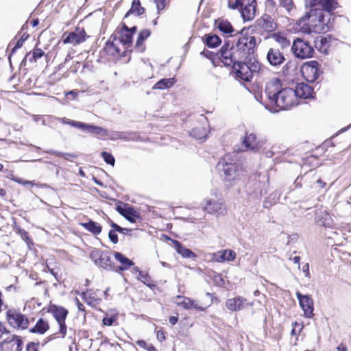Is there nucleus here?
Here are the masks:
<instances>
[{
    "label": "nucleus",
    "mask_w": 351,
    "mask_h": 351,
    "mask_svg": "<svg viewBox=\"0 0 351 351\" xmlns=\"http://www.w3.org/2000/svg\"><path fill=\"white\" fill-rule=\"evenodd\" d=\"M218 167L223 182L228 186L234 185L243 176V169L230 154L225 155L219 162Z\"/></svg>",
    "instance_id": "nucleus-2"
},
{
    "label": "nucleus",
    "mask_w": 351,
    "mask_h": 351,
    "mask_svg": "<svg viewBox=\"0 0 351 351\" xmlns=\"http://www.w3.org/2000/svg\"><path fill=\"white\" fill-rule=\"evenodd\" d=\"M174 247L178 254L184 258H195L196 254L191 250L183 246L179 241H174Z\"/></svg>",
    "instance_id": "nucleus-28"
},
{
    "label": "nucleus",
    "mask_w": 351,
    "mask_h": 351,
    "mask_svg": "<svg viewBox=\"0 0 351 351\" xmlns=\"http://www.w3.org/2000/svg\"><path fill=\"white\" fill-rule=\"evenodd\" d=\"M253 304L254 303L252 302H249L245 298L241 296L229 298L226 302V306L230 311H243L248 307L252 306Z\"/></svg>",
    "instance_id": "nucleus-10"
},
{
    "label": "nucleus",
    "mask_w": 351,
    "mask_h": 351,
    "mask_svg": "<svg viewBox=\"0 0 351 351\" xmlns=\"http://www.w3.org/2000/svg\"><path fill=\"white\" fill-rule=\"evenodd\" d=\"M90 127V124H86L85 123L80 122V121H77V124L75 126V128H77L82 130L86 131L88 133Z\"/></svg>",
    "instance_id": "nucleus-50"
},
{
    "label": "nucleus",
    "mask_w": 351,
    "mask_h": 351,
    "mask_svg": "<svg viewBox=\"0 0 351 351\" xmlns=\"http://www.w3.org/2000/svg\"><path fill=\"white\" fill-rule=\"evenodd\" d=\"M243 143L247 149L254 152L257 151L261 147L260 143L256 139V136L253 133L246 134Z\"/></svg>",
    "instance_id": "nucleus-24"
},
{
    "label": "nucleus",
    "mask_w": 351,
    "mask_h": 351,
    "mask_svg": "<svg viewBox=\"0 0 351 351\" xmlns=\"http://www.w3.org/2000/svg\"><path fill=\"white\" fill-rule=\"evenodd\" d=\"M50 311L57 321L60 328V333L64 337L66 334L65 319L68 315V311L63 307L52 306Z\"/></svg>",
    "instance_id": "nucleus-9"
},
{
    "label": "nucleus",
    "mask_w": 351,
    "mask_h": 351,
    "mask_svg": "<svg viewBox=\"0 0 351 351\" xmlns=\"http://www.w3.org/2000/svg\"><path fill=\"white\" fill-rule=\"evenodd\" d=\"M81 296L82 299L84 300V301L86 302L88 304H91L93 302V299H94V298L91 296V293L89 291L82 292L81 293Z\"/></svg>",
    "instance_id": "nucleus-48"
},
{
    "label": "nucleus",
    "mask_w": 351,
    "mask_h": 351,
    "mask_svg": "<svg viewBox=\"0 0 351 351\" xmlns=\"http://www.w3.org/2000/svg\"><path fill=\"white\" fill-rule=\"evenodd\" d=\"M304 22L307 20V24L313 32L325 33L330 30V14H325L319 8L311 9L302 19Z\"/></svg>",
    "instance_id": "nucleus-3"
},
{
    "label": "nucleus",
    "mask_w": 351,
    "mask_h": 351,
    "mask_svg": "<svg viewBox=\"0 0 351 351\" xmlns=\"http://www.w3.org/2000/svg\"><path fill=\"white\" fill-rule=\"evenodd\" d=\"M90 258L97 265L107 270L112 269L111 258L108 252L94 250L90 252Z\"/></svg>",
    "instance_id": "nucleus-8"
},
{
    "label": "nucleus",
    "mask_w": 351,
    "mask_h": 351,
    "mask_svg": "<svg viewBox=\"0 0 351 351\" xmlns=\"http://www.w3.org/2000/svg\"><path fill=\"white\" fill-rule=\"evenodd\" d=\"M191 136L198 140H203L206 138L207 134L206 130L202 127H197L193 128L190 132Z\"/></svg>",
    "instance_id": "nucleus-39"
},
{
    "label": "nucleus",
    "mask_w": 351,
    "mask_h": 351,
    "mask_svg": "<svg viewBox=\"0 0 351 351\" xmlns=\"http://www.w3.org/2000/svg\"><path fill=\"white\" fill-rule=\"evenodd\" d=\"M110 226L114 230L115 232H119L121 233L123 232V230H127L126 228H121V226H119V225L114 222H112L110 223Z\"/></svg>",
    "instance_id": "nucleus-53"
},
{
    "label": "nucleus",
    "mask_w": 351,
    "mask_h": 351,
    "mask_svg": "<svg viewBox=\"0 0 351 351\" xmlns=\"http://www.w3.org/2000/svg\"><path fill=\"white\" fill-rule=\"evenodd\" d=\"M291 51L296 58L300 59L311 58L314 53V49L309 43L301 38L293 41Z\"/></svg>",
    "instance_id": "nucleus-5"
},
{
    "label": "nucleus",
    "mask_w": 351,
    "mask_h": 351,
    "mask_svg": "<svg viewBox=\"0 0 351 351\" xmlns=\"http://www.w3.org/2000/svg\"><path fill=\"white\" fill-rule=\"evenodd\" d=\"M204 210L209 214L222 213L224 210V200L220 194H215L213 197L205 199Z\"/></svg>",
    "instance_id": "nucleus-7"
},
{
    "label": "nucleus",
    "mask_w": 351,
    "mask_h": 351,
    "mask_svg": "<svg viewBox=\"0 0 351 351\" xmlns=\"http://www.w3.org/2000/svg\"><path fill=\"white\" fill-rule=\"evenodd\" d=\"M306 3L311 8L321 7L322 10L328 14L335 8V0H306Z\"/></svg>",
    "instance_id": "nucleus-20"
},
{
    "label": "nucleus",
    "mask_w": 351,
    "mask_h": 351,
    "mask_svg": "<svg viewBox=\"0 0 351 351\" xmlns=\"http://www.w3.org/2000/svg\"><path fill=\"white\" fill-rule=\"evenodd\" d=\"M274 14L273 16L264 14L258 21V25L267 32H272L277 29L278 25L274 20Z\"/></svg>",
    "instance_id": "nucleus-14"
},
{
    "label": "nucleus",
    "mask_w": 351,
    "mask_h": 351,
    "mask_svg": "<svg viewBox=\"0 0 351 351\" xmlns=\"http://www.w3.org/2000/svg\"><path fill=\"white\" fill-rule=\"evenodd\" d=\"M144 12V8L141 7L139 0H133L132 6L126 16L130 13L140 16Z\"/></svg>",
    "instance_id": "nucleus-38"
},
{
    "label": "nucleus",
    "mask_w": 351,
    "mask_h": 351,
    "mask_svg": "<svg viewBox=\"0 0 351 351\" xmlns=\"http://www.w3.org/2000/svg\"><path fill=\"white\" fill-rule=\"evenodd\" d=\"M221 62L226 66L234 64V62H237L240 58L235 56L234 50L232 49V47L229 48V45H223L221 49Z\"/></svg>",
    "instance_id": "nucleus-16"
},
{
    "label": "nucleus",
    "mask_w": 351,
    "mask_h": 351,
    "mask_svg": "<svg viewBox=\"0 0 351 351\" xmlns=\"http://www.w3.org/2000/svg\"><path fill=\"white\" fill-rule=\"evenodd\" d=\"M86 34L83 28L77 27L74 32H70L64 39V43L78 45L85 41Z\"/></svg>",
    "instance_id": "nucleus-15"
},
{
    "label": "nucleus",
    "mask_w": 351,
    "mask_h": 351,
    "mask_svg": "<svg viewBox=\"0 0 351 351\" xmlns=\"http://www.w3.org/2000/svg\"><path fill=\"white\" fill-rule=\"evenodd\" d=\"M271 37L280 46L281 49H285L290 45V41L280 34H274Z\"/></svg>",
    "instance_id": "nucleus-37"
},
{
    "label": "nucleus",
    "mask_w": 351,
    "mask_h": 351,
    "mask_svg": "<svg viewBox=\"0 0 351 351\" xmlns=\"http://www.w3.org/2000/svg\"><path fill=\"white\" fill-rule=\"evenodd\" d=\"M28 36H26L25 37H24V36H23L16 43L14 47L12 49V52H11V55L13 54L14 53V51L17 49H19L21 48L24 42L26 40V39L27 38Z\"/></svg>",
    "instance_id": "nucleus-46"
},
{
    "label": "nucleus",
    "mask_w": 351,
    "mask_h": 351,
    "mask_svg": "<svg viewBox=\"0 0 351 351\" xmlns=\"http://www.w3.org/2000/svg\"><path fill=\"white\" fill-rule=\"evenodd\" d=\"M205 43L208 47L214 48L221 43V39L216 35H207L206 36Z\"/></svg>",
    "instance_id": "nucleus-40"
},
{
    "label": "nucleus",
    "mask_w": 351,
    "mask_h": 351,
    "mask_svg": "<svg viewBox=\"0 0 351 351\" xmlns=\"http://www.w3.org/2000/svg\"><path fill=\"white\" fill-rule=\"evenodd\" d=\"M296 296L304 311V316L308 318H311L314 315V303L312 298L308 295H302L300 292L296 293Z\"/></svg>",
    "instance_id": "nucleus-13"
},
{
    "label": "nucleus",
    "mask_w": 351,
    "mask_h": 351,
    "mask_svg": "<svg viewBox=\"0 0 351 351\" xmlns=\"http://www.w3.org/2000/svg\"><path fill=\"white\" fill-rule=\"evenodd\" d=\"M319 64L317 61L306 63L302 68V73L306 81L315 82L319 75Z\"/></svg>",
    "instance_id": "nucleus-11"
},
{
    "label": "nucleus",
    "mask_w": 351,
    "mask_h": 351,
    "mask_svg": "<svg viewBox=\"0 0 351 351\" xmlns=\"http://www.w3.org/2000/svg\"><path fill=\"white\" fill-rule=\"evenodd\" d=\"M156 337L160 341H162L166 339L165 334L162 330L157 331Z\"/></svg>",
    "instance_id": "nucleus-55"
},
{
    "label": "nucleus",
    "mask_w": 351,
    "mask_h": 351,
    "mask_svg": "<svg viewBox=\"0 0 351 351\" xmlns=\"http://www.w3.org/2000/svg\"><path fill=\"white\" fill-rule=\"evenodd\" d=\"M303 272L305 274L306 276H309V265L308 263H306L302 268Z\"/></svg>",
    "instance_id": "nucleus-57"
},
{
    "label": "nucleus",
    "mask_w": 351,
    "mask_h": 351,
    "mask_svg": "<svg viewBox=\"0 0 351 351\" xmlns=\"http://www.w3.org/2000/svg\"><path fill=\"white\" fill-rule=\"evenodd\" d=\"M156 5L158 12L160 13L163 10L166 6L169 3L171 0H154Z\"/></svg>",
    "instance_id": "nucleus-44"
},
{
    "label": "nucleus",
    "mask_w": 351,
    "mask_h": 351,
    "mask_svg": "<svg viewBox=\"0 0 351 351\" xmlns=\"http://www.w3.org/2000/svg\"><path fill=\"white\" fill-rule=\"evenodd\" d=\"M256 45V38L244 34L242 31L238 34L236 43L232 46V49L234 50L235 56L239 58L246 60L254 53Z\"/></svg>",
    "instance_id": "nucleus-4"
},
{
    "label": "nucleus",
    "mask_w": 351,
    "mask_h": 351,
    "mask_svg": "<svg viewBox=\"0 0 351 351\" xmlns=\"http://www.w3.org/2000/svg\"><path fill=\"white\" fill-rule=\"evenodd\" d=\"M22 341L17 337L12 335L11 339L8 340H4L2 343L3 346H8V348H15V351H19V349L21 347Z\"/></svg>",
    "instance_id": "nucleus-34"
},
{
    "label": "nucleus",
    "mask_w": 351,
    "mask_h": 351,
    "mask_svg": "<svg viewBox=\"0 0 351 351\" xmlns=\"http://www.w3.org/2000/svg\"><path fill=\"white\" fill-rule=\"evenodd\" d=\"M216 27L225 34H230L234 32L233 27L230 23L225 19H218L215 21Z\"/></svg>",
    "instance_id": "nucleus-30"
},
{
    "label": "nucleus",
    "mask_w": 351,
    "mask_h": 351,
    "mask_svg": "<svg viewBox=\"0 0 351 351\" xmlns=\"http://www.w3.org/2000/svg\"><path fill=\"white\" fill-rule=\"evenodd\" d=\"M44 55V51L39 48H35L33 51V59L34 62H36L37 60L41 58Z\"/></svg>",
    "instance_id": "nucleus-47"
},
{
    "label": "nucleus",
    "mask_w": 351,
    "mask_h": 351,
    "mask_svg": "<svg viewBox=\"0 0 351 351\" xmlns=\"http://www.w3.org/2000/svg\"><path fill=\"white\" fill-rule=\"evenodd\" d=\"M212 259L218 263L231 261L236 258V253L232 250H224L212 254Z\"/></svg>",
    "instance_id": "nucleus-23"
},
{
    "label": "nucleus",
    "mask_w": 351,
    "mask_h": 351,
    "mask_svg": "<svg viewBox=\"0 0 351 351\" xmlns=\"http://www.w3.org/2000/svg\"><path fill=\"white\" fill-rule=\"evenodd\" d=\"M295 92V96L297 97V101L299 98L301 99H308L313 97V89L307 84L300 83L298 84L295 88H293Z\"/></svg>",
    "instance_id": "nucleus-22"
},
{
    "label": "nucleus",
    "mask_w": 351,
    "mask_h": 351,
    "mask_svg": "<svg viewBox=\"0 0 351 351\" xmlns=\"http://www.w3.org/2000/svg\"><path fill=\"white\" fill-rule=\"evenodd\" d=\"M215 281L216 284L219 287H223L224 285V280L221 275L216 276L215 277Z\"/></svg>",
    "instance_id": "nucleus-54"
},
{
    "label": "nucleus",
    "mask_w": 351,
    "mask_h": 351,
    "mask_svg": "<svg viewBox=\"0 0 351 351\" xmlns=\"http://www.w3.org/2000/svg\"><path fill=\"white\" fill-rule=\"evenodd\" d=\"M150 30L147 29H143L140 32L136 42V48H137L139 51H143L144 50L143 43L144 40L150 36Z\"/></svg>",
    "instance_id": "nucleus-31"
},
{
    "label": "nucleus",
    "mask_w": 351,
    "mask_h": 351,
    "mask_svg": "<svg viewBox=\"0 0 351 351\" xmlns=\"http://www.w3.org/2000/svg\"><path fill=\"white\" fill-rule=\"evenodd\" d=\"M137 278H138V279L140 281H141L144 284L147 285V286H150L151 285V284H150L151 279H150V277L149 276V275L147 274L139 271H138V276Z\"/></svg>",
    "instance_id": "nucleus-43"
},
{
    "label": "nucleus",
    "mask_w": 351,
    "mask_h": 351,
    "mask_svg": "<svg viewBox=\"0 0 351 351\" xmlns=\"http://www.w3.org/2000/svg\"><path fill=\"white\" fill-rule=\"evenodd\" d=\"M256 0H229L228 7L231 9H239L241 12L244 8H247L248 5L254 3Z\"/></svg>",
    "instance_id": "nucleus-26"
},
{
    "label": "nucleus",
    "mask_w": 351,
    "mask_h": 351,
    "mask_svg": "<svg viewBox=\"0 0 351 351\" xmlns=\"http://www.w3.org/2000/svg\"><path fill=\"white\" fill-rule=\"evenodd\" d=\"M337 349L338 351H347V348L345 346L342 345V344L338 346Z\"/></svg>",
    "instance_id": "nucleus-64"
},
{
    "label": "nucleus",
    "mask_w": 351,
    "mask_h": 351,
    "mask_svg": "<svg viewBox=\"0 0 351 351\" xmlns=\"http://www.w3.org/2000/svg\"><path fill=\"white\" fill-rule=\"evenodd\" d=\"M118 43L119 42L116 41L115 40L112 42H108L106 44L104 50L106 51L107 53L111 56H115L119 53L120 51L117 46Z\"/></svg>",
    "instance_id": "nucleus-36"
},
{
    "label": "nucleus",
    "mask_w": 351,
    "mask_h": 351,
    "mask_svg": "<svg viewBox=\"0 0 351 351\" xmlns=\"http://www.w3.org/2000/svg\"><path fill=\"white\" fill-rule=\"evenodd\" d=\"M88 133L97 135L99 138L109 136V132L101 127L90 125Z\"/></svg>",
    "instance_id": "nucleus-35"
},
{
    "label": "nucleus",
    "mask_w": 351,
    "mask_h": 351,
    "mask_svg": "<svg viewBox=\"0 0 351 351\" xmlns=\"http://www.w3.org/2000/svg\"><path fill=\"white\" fill-rule=\"evenodd\" d=\"M106 138H109L112 140L121 138H123V133L119 132H109V136H106Z\"/></svg>",
    "instance_id": "nucleus-51"
},
{
    "label": "nucleus",
    "mask_w": 351,
    "mask_h": 351,
    "mask_svg": "<svg viewBox=\"0 0 351 351\" xmlns=\"http://www.w3.org/2000/svg\"><path fill=\"white\" fill-rule=\"evenodd\" d=\"M235 77L243 81L249 82L252 78V71L247 64L241 61L234 62L232 66Z\"/></svg>",
    "instance_id": "nucleus-12"
},
{
    "label": "nucleus",
    "mask_w": 351,
    "mask_h": 351,
    "mask_svg": "<svg viewBox=\"0 0 351 351\" xmlns=\"http://www.w3.org/2000/svg\"><path fill=\"white\" fill-rule=\"evenodd\" d=\"M136 31V27H132L131 29H129L127 26L124 25L121 30L119 38L115 39V40L122 43L125 46V48H128L130 47L132 44V37Z\"/></svg>",
    "instance_id": "nucleus-19"
},
{
    "label": "nucleus",
    "mask_w": 351,
    "mask_h": 351,
    "mask_svg": "<svg viewBox=\"0 0 351 351\" xmlns=\"http://www.w3.org/2000/svg\"><path fill=\"white\" fill-rule=\"evenodd\" d=\"M6 318L10 325L17 329H26L29 324V321L25 315L14 308L7 311Z\"/></svg>",
    "instance_id": "nucleus-6"
},
{
    "label": "nucleus",
    "mask_w": 351,
    "mask_h": 351,
    "mask_svg": "<svg viewBox=\"0 0 351 351\" xmlns=\"http://www.w3.org/2000/svg\"><path fill=\"white\" fill-rule=\"evenodd\" d=\"M76 304L80 311H84L83 304L79 301L77 298L75 299Z\"/></svg>",
    "instance_id": "nucleus-62"
},
{
    "label": "nucleus",
    "mask_w": 351,
    "mask_h": 351,
    "mask_svg": "<svg viewBox=\"0 0 351 351\" xmlns=\"http://www.w3.org/2000/svg\"><path fill=\"white\" fill-rule=\"evenodd\" d=\"M8 331L7 330L6 328L3 325L0 324V337L5 333H8Z\"/></svg>",
    "instance_id": "nucleus-59"
},
{
    "label": "nucleus",
    "mask_w": 351,
    "mask_h": 351,
    "mask_svg": "<svg viewBox=\"0 0 351 351\" xmlns=\"http://www.w3.org/2000/svg\"><path fill=\"white\" fill-rule=\"evenodd\" d=\"M117 319V315L114 313L112 314L110 316L108 315V314H106V315L103 318L102 322L105 326H112Z\"/></svg>",
    "instance_id": "nucleus-41"
},
{
    "label": "nucleus",
    "mask_w": 351,
    "mask_h": 351,
    "mask_svg": "<svg viewBox=\"0 0 351 351\" xmlns=\"http://www.w3.org/2000/svg\"><path fill=\"white\" fill-rule=\"evenodd\" d=\"M267 60L270 65L276 66L282 64L285 58L279 49L272 47L267 51Z\"/></svg>",
    "instance_id": "nucleus-18"
},
{
    "label": "nucleus",
    "mask_w": 351,
    "mask_h": 351,
    "mask_svg": "<svg viewBox=\"0 0 351 351\" xmlns=\"http://www.w3.org/2000/svg\"><path fill=\"white\" fill-rule=\"evenodd\" d=\"M27 351H38L37 344L34 343H29L27 346Z\"/></svg>",
    "instance_id": "nucleus-56"
},
{
    "label": "nucleus",
    "mask_w": 351,
    "mask_h": 351,
    "mask_svg": "<svg viewBox=\"0 0 351 351\" xmlns=\"http://www.w3.org/2000/svg\"><path fill=\"white\" fill-rule=\"evenodd\" d=\"M265 94L269 105L281 110L288 109L298 104L293 88H282L281 82L278 78H274L267 83Z\"/></svg>",
    "instance_id": "nucleus-1"
},
{
    "label": "nucleus",
    "mask_w": 351,
    "mask_h": 351,
    "mask_svg": "<svg viewBox=\"0 0 351 351\" xmlns=\"http://www.w3.org/2000/svg\"><path fill=\"white\" fill-rule=\"evenodd\" d=\"M108 237H109L110 240L113 243H114V244L117 243V242H118V237H117V234H116V232L114 231V230H110L109 232Z\"/></svg>",
    "instance_id": "nucleus-52"
},
{
    "label": "nucleus",
    "mask_w": 351,
    "mask_h": 351,
    "mask_svg": "<svg viewBox=\"0 0 351 351\" xmlns=\"http://www.w3.org/2000/svg\"><path fill=\"white\" fill-rule=\"evenodd\" d=\"M279 5L285 8L287 13H289L293 8V3L292 0H279Z\"/></svg>",
    "instance_id": "nucleus-42"
},
{
    "label": "nucleus",
    "mask_w": 351,
    "mask_h": 351,
    "mask_svg": "<svg viewBox=\"0 0 351 351\" xmlns=\"http://www.w3.org/2000/svg\"><path fill=\"white\" fill-rule=\"evenodd\" d=\"M316 182H317V184L318 185V187H319V188H324L325 186V185H326V183L324 182L320 179H318Z\"/></svg>",
    "instance_id": "nucleus-63"
},
{
    "label": "nucleus",
    "mask_w": 351,
    "mask_h": 351,
    "mask_svg": "<svg viewBox=\"0 0 351 351\" xmlns=\"http://www.w3.org/2000/svg\"><path fill=\"white\" fill-rule=\"evenodd\" d=\"M101 156L104 160V161L112 165V166H114V162H115V160H114V158L113 157V156L110 154V153H108V152H103L101 153Z\"/></svg>",
    "instance_id": "nucleus-45"
},
{
    "label": "nucleus",
    "mask_w": 351,
    "mask_h": 351,
    "mask_svg": "<svg viewBox=\"0 0 351 351\" xmlns=\"http://www.w3.org/2000/svg\"><path fill=\"white\" fill-rule=\"evenodd\" d=\"M49 328V324L47 321L43 319H39L35 326L29 329V331L32 333H38L43 335Z\"/></svg>",
    "instance_id": "nucleus-27"
},
{
    "label": "nucleus",
    "mask_w": 351,
    "mask_h": 351,
    "mask_svg": "<svg viewBox=\"0 0 351 351\" xmlns=\"http://www.w3.org/2000/svg\"><path fill=\"white\" fill-rule=\"evenodd\" d=\"M175 302L178 306H182L183 308L189 309H196L199 311H204L198 302L191 300L189 298L184 296L178 295L176 298Z\"/></svg>",
    "instance_id": "nucleus-17"
},
{
    "label": "nucleus",
    "mask_w": 351,
    "mask_h": 351,
    "mask_svg": "<svg viewBox=\"0 0 351 351\" xmlns=\"http://www.w3.org/2000/svg\"><path fill=\"white\" fill-rule=\"evenodd\" d=\"M114 256L115 259L121 263V265L119 267L117 271L127 270L134 264L131 260L128 258L120 252H114Z\"/></svg>",
    "instance_id": "nucleus-25"
},
{
    "label": "nucleus",
    "mask_w": 351,
    "mask_h": 351,
    "mask_svg": "<svg viewBox=\"0 0 351 351\" xmlns=\"http://www.w3.org/2000/svg\"><path fill=\"white\" fill-rule=\"evenodd\" d=\"M175 78L162 79L158 81L153 87L154 89L164 90L173 86L176 83Z\"/></svg>",
    "instance_id": "nucleus-32"
},
{
    "label": "nucleus",
    "mask_w": 351,
    "mask_h": 351,
    "mask_svg": "<svg viewBox=\"0 0 351 351\" xmlns=\"http://www.w3.org/2000/svg\"><path fill=\"white\" fill-rule=\"evenodd\" d=\"M256 2L251 5H248L247 8H244L241 12V16L245 21H252L256 15Z\"/></svg>",
    "instance_id": "nucleus-29"
},
{
    "label": "nucleus",
    "mask_w": 351,
    "mask_h": 351,
    "mask_svg": "<svg viewBox=\"0 0 351 351\" xmlns=\"http://www.w3.org/2000/svg\"><path fill=\"white\" fill-rule=\"evenodd\" d=\"M266 9L272 12L275 10L276 2L274 0H265Z\"/></svg>",
    "instance_id": "nucleus-49"
},
{
    "label": "nucleus",
    "mask_w": 351,
    "mask_h": 351,
    "mask_svg": "<svg viewBox=\"0 0 351 351\" xmlns=\"http://www.w3.org/2000/svg\"><path fill=\"white\" fill-rule=\"evenodd\" d=\"M178 318L175 316H171L169 319V323L171 325H175L178 322Z\"/></svg>",
    "instance_id": "nucleus-58"
},
{
    "label": "nucleus",
    "mask_w": 351,
    "mask_h": 351,
    "mask_svg": "<svg viewBox=\"0 0 351 351\" xmlns=\"http://www.w3.org/2000/svg\"><path fill=\"white\" fill-rule=\"evenodd\" d=\"M117 210L131 223H135L136 219L140 218L138 212L128 205L124 206H119L117 207Z\"/></svg>",
    "instance_id": "nucleus-21"
},
{
    "label": "nucleus",
    "mask_w": 351,
    "mask_h": 351,
    "mask_svg": "<svg viewBox=\"0 0 351 351\" xmlns=\"http://www.w3.org/2000/svg\"><path fill=\"white\" fill-rule=\"evenodd\" d=\"M136 343L141 348H145L147 343L144 340H138Z\"/></svg>",
    "instance_id": "nucleus-61"
},
{
    "label": "nucleus",
    "mask_w": 351,
    "mask_h": 351,
    "mask_svg": "<svg viewBox=\"0 0 351 351\" xmlns=\"http://www.w3.org/2000/svg\"><path fill=\"white\" fill-rule=\"evenodd\" d=\"M77 95H78V93L75 90H71L66 93L67 96L71 95V96H72L73 99H75L77 97Z\"/></svg>",
    "instance_id": "nucleus-60"
},
{
    "label": "nucleus",
    "mask_w": 351,
    "mask_h": 351,
    "mask_svg": "<svg viewBox=\"0 0 351 351\" xmlns=\"http://www.w3.org/2000/svg\"><path fill=\"white\" fill-rule=\"evenodd\" d=\"M81 225L87 230L94 234H99L101 232V226L93 221L82 223Z\"/></svg>",
    "instance_id": "nucleus-33"
}]
</instances>
